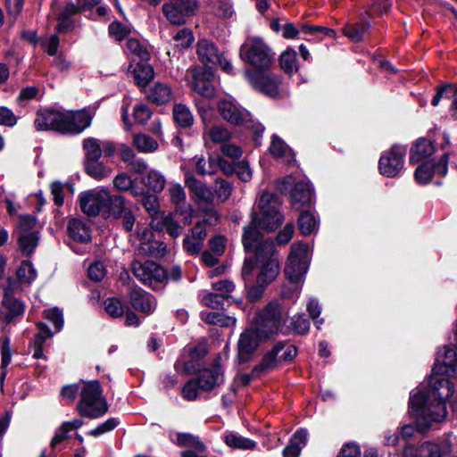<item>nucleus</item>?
I'll return each mask as SVG.
<instances>
[{
  "mask_svg": "<svg viewBox=\"0 0 457 457\" xmlns=\"http://www.w3.org/2000/svg\"><path fill=\"white\" fill-rule=\"evenodd\" d=\"M292 186H294V188L291 191V196L295 203L298 202L303 204H308L312 202V191L311 185L303 181L295 183L292 176H287L283 179L279 189L282 192H286L289 190Z\"/></svg>",
  "mask_w": 457,
  "mask_h": 457,
  "instance_id": "a211bd4d",
  "label": "nucleus"
},
{
  "mask_svg": "<svg viewBox=\"0 0 457 457\" xmlns=\"http://www.w3.org/2000/svg\"><path fill=\"white\" fill-rule=\"evenodd\" d=\"M299 229L303 236L314 233L318 228L315 216L309 212H302L299 216Z\"/></svg>",
  "mask_w": 457,
  "mask_h": 457,
  "instance_id": "a19ab883",
  "label": "nucleus"
},
{
  "mask_svg": "<svg viewBox=\"0 0 457 457\" xmlns=\"http://www.w3.org/2000/svg\"><path fill=\"white\" fill-rule=\"evenodd\" d=\"M435 152V146L431 141L421 138L417 140L411 150L410 161L418 163L424 158L430 156Z\"/></svg>",
  "mask_w": 457,
  "mask_h": 457,
  "instance_id": "cd10ccee",
  "label": "nucleus"
},
{
  "mask_svg": "<svg viewBox=\"0 0 457 457\" xmlns=\"http://www.w3.org/2000/svg\"><path fill=\"white\" fill-rule=\"evenodd\" d=\"M300 32L309 35H315L318 32H323L329 37H333L335 35V31L331 29L323 27V26H314L307 23L301 24Z\"/></svg>",
  "mask_w": 457,
  "mask_h": 457,
  "instance_id": "bf43d9fd",
  "label": "nucleus"
},
{
  "mask_svg": "<svg viewBox=\"0 0 457 457\" xmlns=\"http://www.w3.org/2000/svg\"><path fill=\"white\" fill-rule=\"evenodd\" d=\"M212 288L224 299H228L230 297V293L235 289V285L232 281L224 279L213 283Z\"/></svg>",
  "mask_w": 457,
  "mask_h": 457,
  "instance_id": "6e6d98bb",
  "label": "nucleus"
},
{
  "mask_svg": "<svg viewBox=\"0 0 457 457\" xmlns=\"http://www.w3.org/2000/svg\"><path fill=\"white\" fill-rule=\"evenodd\" d=\"M133 144L141 153H151L158 148V142L145 134H137L133 137Z\"/></svg>",
  "mask_w": 457,
  "mask_h": 457,
  "instance_id": "ea45409f",
  "label": "nucleus"
},
{
  "mask_svg": "<svg viewBox=\"0 0 457 457\" xmlns=\"http://www.w3.org/2000/svg\"><path fill=\"white\" fill-rule=\"evenodd\" d=\"M232 191L231 185L223 180V179H217L215 181V192L220 199L222 201H225L228 198Z\"/></svg>",
  "mask_w": 457,
  "mask_h": 457,
  "instance_id": "69168bd1",
  "label": "nucleus"
},
{
  "mask_svg": "<svg viewBox=\"0 0 457 457\" xmlns=\"http://www.w3.org/2000/svg\"><path fill=\"white\" fill-rule=\"evenodd\" d=\"M206 351L204 345H197L189 348L188 353L182 357V360L178 361L175 365L176 370H183L187 373H194L200 366V361L205 355Z\"/></svg>",
  "mask_w": 457,
  "mask_h": 457,
  "instance_id": "5701e85b",
  "label": "nucleus"
},
{
  "mask_svg": "<svg viewBox=\"0 0 457 457\" xmlns=\"http://www.w3.org/2000/svg\"><path fill=\"white\" fill-rule=\"evenodd\" d=\"M113 187L119 191L130 190L133 195H138L139 192L134 188V181L127 173H120L113 179Z\"/></svg>",
  "mask_w": 457,
  "mask_h": 457,
  "instance_id": "a18cd8bd",
  "label": "nucleus"
},
{
  "mask_svg": "<svg viewBox=\"0 0 457 457\" xmlns=\"http://www.w3.org/2000/svg\"><path fill=\"white\" fill-rule=\"evenodd\" d=\"M126 48L128 53L132 55V61H148L150 58V53L148 52L146 46L141 43L136 37H129L126 42Z\"/></svg>",
  "mask_w": 457,
  "mask_h": 457,
  "instance_id": "f704fd0d",
  "label": "nucleus"
},
{
  "mask_svg": "<svg viewBox=\"0 0 457 457\" xmlns=\"http://www.w3.org/2000/svg\"><path fill=\"white\" fill-rule=\"evenodd\" d=\"M68 234L73 240L86 243L90 240L88 226L79 219H71L67 227Z\"/></svg>",
  "mask_w": 457,
  "mask_h": 457,
  "instance_id": "bb28decb",
  "label": "nucleus"
},
{
  "mask_svg": "<svg viewBox=\"0 0 457 457\" xmlns=\"http://www.w3.org/2000/svg\"><path fill=\"white\" fill-rule=\"evenodd\" d=\"M202 319L210 323L215 324L221 327H230L236 324V319L232 317H226L223 313L209 312H202Z\"/></svg>",
  "mask_w": 457,
  "mask_h": 457,
  "instance_id": "79ce46f5",
  "label": "nucleus"
},
{
  "mask_svg": "<svg viewBox=\"0 0 457 457\" xmlns=\"http://www.w3.org/2000/svg\"><path fill=\"white\" fill-rule=\"evenodd\" d=\"M129 208L125 205V200L121 195H111V200L108 202L107 213L112 214L116 218L121 217Z\"/></svg>",
  "mask_w": 457,
  "mask_h": 457,
  "instance_id": "09e8293b",
  "label": "nucleus"
},
{
  "mask_svg": "<svg viewBox=\"0 0 457 457\" xmlns=\"http://www.w3.org/2000/svg\"><path fill=\"white\" fill-rule=\"evenodd\" d=\"M284 347L285 345L281 342L276 344L273 349L263 356L262 362L253 369V372L267 371L274 369L280 361L279 357L278 358L277 355L284 349Z\"/></svg>",
  "mask_w": 457,
  "mask_h": 457,
  "instance_id": "7c9ffc66",
  "label": "nucleus"
},
{
  "mask_svg": "<svg viewBox=\"0 0 457 457\" xmlns=\"http://www.w3.org/2000/svg\"><path fill=\"white\" fill-rule=\"evenodd\" d=\"M223 441L228 447L235 449L252 450L256 446L254 441L233 431L226 432L223 436Z\"/></svg>",
  "mask_w": 457,
  "mask_h": 457,
  "instance_id": "c756f323",
  "label": "nucleus"
},
{
  "mask_svg": "<svg viewBox=\"0 0 457 457\" xmlns=\"http://www.w3.org/2000/svg\"><path fill=\"white\" fill-rule=\"evenodd\" d=\"M175 443L179 446L193 447L196 451L203 453L206 450L204 444L198 437L191 434H177Z\"/></svg>",
  "mask_w": 457,
  "mask_h": 457,
  "instance_id": "37998d69",
  "label": "nucleus"
},
{
  "mask_svg": "<svg viewBox=\"0 0 457 457\" xmlns=\"http://www.w3.org/2000/svg\"><path fill=\"white\" fill-rule=\"evenodd\" d=\"M245 76L252 83V85L261 90L262 93L270 96H275L278 94V87L280 85L281 79L278 75L274 74H261L255 79L252 78L251 71H246Z\"/></svg>",
  "mask_w": 457,
  "mask_h": 457,
  "instance_id": "aec40b11",
  "label": "nucleus"
},
{
  "mask_svg": "<svg viewBox=\"0 0 457 457\" xmlns=\"http://www.w3.org/2000/svg\"><path fill=\"white\" fill-rule=\"evenodd\" d=\"M234 170L241 180L246 182L252 179V170L250 169L248 162L245 161L237 162Z\"/></svg>",
  "mask_w": 457,
  "mask_h": 457,
  "instance_id": "774afa93",
  "label": "nucleus"
},
{
  "mask_svg": "<svg viewBox=\"0 0 457 457\" xmlns=\"http://www.w3.org/2000/svg\"><path fill=\"white\" fill-rule=\"evenodd\" d=\"M132 307L146 315L152 313L155 308L154 299L140 288H134L129 294Z\"/></svg>",
  "mask_w": 457,
  "mask_h": 457,
  "instance_id": "b1692460",
  "label": "nucleus"
},
{
  "mask_svg": "<svg viewBox=\"0 0 457 457\" xmlns=\"http://www.w3.org/2000/svg\"><path fill=\"white\" fill-rule=\"evenodd\" d=\"M83 149L86 152L85 161L99 159L102 155L101 144L94 137H87L83 140Z\"/></svg>",
  "mask_w": 457,
  "mask_h": 457,
  "instance_id": "c03bdc74",
  "label": "nucleus"
},
{
  "mask_svg": "<svg viewBox=\"0 0 457 457\" xmlns=\"http://www.w3.org/2000/svg\"><path fill=\"white\" fill-rule=\"evenodd\" d=\"M173 39L177 47L187 48L192 44L194 37L191 30L182 29L174 36Z\"/></svg>",
  "mask_w": 457,
  "mask_h": 457,
  "instance_id": "5fc2aeb1",
  "label": "nucleus"
},
{
  "mask_svg": "<svg viewBox=\"0 0 457 457\" xmlns=\"http://www.w3.org/2000/svg\"><path fill=\"white\" fill-rule=\"evenodd\" d=\"M310 262L309 246L303 243H295L290 247L287 262L285 267V275L290 283L292 293L286 287L282 291L283 297L292 298L300 291V284L308 270Z\"/></svg>",
  "mask_w": 457,
  "mask_h": 457,
  "instance_id": "20e7f679",
  "label": "nucleus"
},
{
  "mask_svg": "<svg viewBox=\"0 0 457 457\" xmlns=\"http://www.w3.org/2000/svg\"><path fill=\"white\" fill-rule=\"evenodd\" d=\"M93 114L86 109L62 112V133L79 134L91 124Z\"/></svg>",
  "mask_w": 457,
  "mask_h": 457,
  "instance_id": "ddd939ff",
  "label": "nucleus"
},
{
  "mask_svg": "<svg viewBox=\"0 0 457 457\" xmlns=\"http://www.w3.org/2000/svg\"><path fill=\"white\" fill-rule=\"evenodd\" d=\"M87 271L88 277L95 281L102 280L106 273L105 267L102 262H93L88 267Z\"/></svg>",
  "mask_w": 457,
  "mask_h": 457,
  "instance_id": "13d9d810",
  "label": "nucleus"
},
{
  "mask_svg": "<svg viewBox=\"0 0 457 457\" xmlns=\"http://www.w3.org/2000/svg\"><path fill=\"white\" fill-rule=\"evenodd\" d=\"M132 73L137 85L142 87H145L154 76V69L147 61H138Z\"/></svg>",
  "mask_w": 457,
  "mask_h": 457,
  "instance_id": "c85d7f7f",
  "label": "nucleus"
},
{
  "mask_svg": "<svg viewBox=\"0 0 457 457\" xmlns=\"http://www.w3.org/2000/svg\"><path fill=\"white\" fill-rule=\"evenodd\" d=\"M187 78L194 92L207 98L214 96L216 91L212 83L214 73L211 69L193 67L187 71Z\"/></svg>",
  "mask_w": 457,
  "mask_h": 457,
  "instance_id": "1a4fd4ad",
  "label": "nucleus"
},
{
  "mask_svg": "<svg viewBox=\"0 0 457 457\" xmlns=\"http://www.w3.org/2000/svg\"><path fill=\"white\" fill-rule=\"evenodd\" d=\"M279 64L281 69L288 74L297 71L296 52L293 48L285 50L279 57Z\"/></svg>",
  "mask_w": 457,
  "mask_h": 457,
  "instance_id": "4c0bfd02",
  "label": "nucleus"
},
{
  "mask_svg": "<svg viewBox=\"0 0 457 457\" xmlns=\"http://www.w3.org/2000/svg\"><path fill=\"white\" fill-rule=\"evenodd\" d=\"M16 283L9 278V284L4 288V295L0 303V320L9 324L21 318L25 312L24 302L13 296Z\"/></svg>",
  "mask_w": 457,
  "mask_h": 457,
  "instance_id": "6e6552de",
  "label": "nucleus"
},
{
  "mask_svg": "<svg viewBox=\"0 0 457 457\" xmlns=\"http://www.w3.org/2000/svg\"><path fill=\"white\" fill-rule=\"evenodd\" d=\"M406 148L401 145H394L379 159L380 173L392 178L398 175L403 168Z\"/></svg>",
  "mask_w": 457,
  "mask_h": 457,
  "instance_id": "f8f14e48",
  "label": "nucleus"
},
{
  "mask_svg": "<svg viewBox=\"0 0 457 457\" xmlns=\"http://www.w3.org/2000/svg\"><path fill=\"white\" fill-rule=\"evenodd\" d=\"M34 123L38 130L53 129L62 133V112H40L37 114Z\"/></svg>",
  "mask_w": 457,
  "mask_h": 457,
  "instance_id": "4be33fe9",
  "label": "nucleus"
},
{
  "mask_svg": "<svg viewBox=\"0 0 457 457\" xmlns=\"http://www.w3.org/2000/svg\"><path fill=\"white\" fill-rule=\"evenodd\" d=\"M38 328L40 329V331L42 333L37 334L35 337L34 343H33V348H34L33 357L36 359H40V358L44 357L43 345H44L46 338L51 336L48 329L46 328V325L39 323Z\"/></svg>",
  "mask_w": 457,
  "mask_h": 457,
  "instance_id": "de8ad7c7",
  "label": "nucleus"
},
{
  "mask_svg": "<svg viewBox=\"0 0 457 457\" xmlns=\"http://www.w3.org/2000/svg\"><path fill=\"white\" fill-rule=\"evenodd\" d=\"M170 202L175 205V211L184 217L186 224H191L195 210L187 203V195L184 187L179 183H171L168 189Z\"/></svg>",
  "mask_w": 457,
  "mask_h": 457,
  "instance_id": "2eb2a0df",
  "label": "nucleus"
},
{
  "mask_svg": "<svg viewBox=\"0 0 457 457\" xmlns=\"http://www.w3.org/2000/svg\"><path fill=\"white\" fill-rule=\"evenodd\" d=\"M287 315V308L278 301L269 303L254 319L253 327L245 330L238 340V358L241 362L250 360L260 343L276 336Z\"/></svg>",
  "mask_w": 457,
  "mask_h": 457,
  "instance_id": "7ed1b4c3",
  "label": "nucleus"
},
{
  "mask_svg": "<svg viewBox=\"0 0 457 457\" xmlns=\"http://www.w3.org/2000/svg\"><path fill=\"white\" fill-rule=\"evenodd\" d=\"M173 117L176 123L181 128H189L194 122V117L189 108L182 104L174 105Z\"/></svg>",
  "mask_w": 457,
  "mask_h": 457,
  "instance_id": "c9c22d12",
  "label": "nucleus"
},
{
  "mask_svg": "<svg viewBox=\"0 0 457 457\" xmlns=\"http://www.w3.org/2000/svg\"><path fill=\"white\" fill-rule=\"evenodd\" d=\"M196 9V0H169L162 5L164 16L174 25L184 24Z\"/></svg>",
  "mask_w": 457,
  "mask_h": 457,
  "instance_id": "9d476101",
  "label": "nucleus"
},
{
  "mask_svg": "<svg viewBox=\"0 0 457 457\" xmlns=\"http://www.w3.org/2000/svg\"><path fill=\"white\" fill-rule=\"evenodd\" d=\"M80 393L81 400L78 404V410L81 415L96 419L107 411V403L102 396V388L98 381L84 383Z\"/></svg>",
  "mask_w": 457,
  "mask_h": 457,
  "instance_id": "39448f33",
  "label": "nucleus"
},
{
  "mask_svg": "<svg viewBox=\"0 0 457 457\" xmlns=\"http://www.w3.org/2000/svg\"><path fill=\"white\" fill-rule=\"evenodd\" d=\"M448 154H443L437 162L429 161L420 164L415 170V179L420 184L428 183L434 174L445 176L447 172Z\"/></svg>",
  "mask_w": 457,
  "mask_h": 457,
  "instance_id": "dca6fc26",
  "label": "nucleus"
},
{
  "mask_svg": "<svg viewBox=\"0 0 457 457\" xmlns=\"http://www.w3.org/2000/svg\"><path fill=\"white\" fill-rule=\"evenodd\" d=\"M105 312L112 318H118L123 315L124 306L117 297H109L104 303Z\"/></svg>",
  "mask_w": 457,
  "mask_h": 457,
  "instance_id": "603ef678",
  "label": "nucleus"
},
{
  "mask_svg": "<svg viewBox=\"0 0 457 457\" xmlns=\"http://www.w3.org/2000/svg\"><path fill=\"white\" fill-rule=\"evenodd\" d=\"M154 222V226L156 229L166 231L173 238L179 237L183 233L184 228L188 225L185 223L180 212L175 210L168 214H162L155 219Z\"/></svg>",
  "mask_w": 457,
  "mask_h": 457,
  "instance_id": "f3484780",
  "label": "nucleus"
},
{
  "mask_svg": "<svg viewBox=\"0 0 457 457\" xmlns=\"http://www.w3.org/2000/svg\"><path fill=\"white\" fill-rule=\"evenodd\" d=\"M218 110L221 117L228 122L234 125L250 127L252 122L250 113L234 102L230 100L220 101Z\"/></svg>",
  "mask_w": 457,
  "mask_h": 457,
  "instance_id": "4468645a",
  "label": "nucleus"
},
{
  "mask_svg": "<svg viewBox=\"0 0 457 457\" xmlns=\"http://www.w3.org/2000/svg\"><path fill=\"white\" fill-rule=\"evenodd\" d=\"M132 271L138 280L153 287L167 278L166 271L160 265L151 261L133 262Z\"/></svg>",
  "mask_w": 457,
  "mask_h": 457,
  "instance_id": "9b49d317",
  "label": "nucleus"
},
{
  "mask_svg": "<svg viewBox=\"0 0 457 457\" xmlns=\"http://www.w3.org/2000/svg\"><path fill=\"white\" fill-rule=\"evenodd\" d=\"M142 182L155 193L162 192L166 185L165 177L156 170H151L148 171L146 177L143 179Z\"/></svg>",
  "mask_w": 457,
  "mask_h": 457,
  "instance_id": "e433bc0d",
  "label": "nucleus"
},
{
  "mask_svg": "<svg viewBox=\"0 0 457 457\" xmlns=\"http://www.w3.org/2000/svg\"><path fill=\"white\" fill-rule=\"evenodd\" d=\"M420 457H441L440 447L436 444L426 442L420 446Z\"/></svg>",
  "mask_w": 457,
  "mask_h": 457,
  "instance_id": "0e129e2a",
  "label": "nucleus"
},
{
  "mask_svg": "<svg viewBox=\"0 0 457 457\" xmlns=\"http://www.w3.org/2000/svg\"><path fill=\"white\" fill-rule=\"evenodd\" d=\"M84 165L87 175L97 180L110 177L112 172V168L104 165L99 159L85 161Z\"/></svg>",
  "mask_w": 457,
  "mask_h": 457,
  "instance_id": "72a5a7b5",
  "label": "nucleus"
},
{
  "mask_svg": "<svg viewBox=\"0 0 457 457\" xmlns=\"http://www.w3.org/2000/svg\"><path fill=\"white\" fill-rule=\"evenodd\" d=\"M41 46L49 55H55L59 46V37L52 35L41 40Z\"/></svg>",
  "mask_w": 457,
  "mask_h": 457,
  "instance_id": "680f3d73",
  "label": "nucleus"
},
{
  "mask_svg": "<svg viewBox=\"0 0 457 457\" xmlns=\"http://www.w3.org/2000/svg\"><path fill=\"white\" fill-rule=\"evenodd\" d=\"M308 432L305 429L297 430L291 437L289 444L283 451L284 457H299L302 448L306 445Z\"/></svg>",
  "mask_w": 457,
  "mask_h": 457,
  "instance_id": "a878e982",
  "label": "nucleus"
},
{
  "mask_svg": "<svg viewBox=\"0 0 457 457\" xmlns=\"http://www.w3.org/2000/svg\"><path fill=\"white\" fill-rule=\"evenodd\" d=\"M147 97L153 103H155L157 104H164L171 100V89L166 84L155 83L149 89Z\"/></svg>",
  "mask_w": 457,
  "mask_h": 457,
  "instance_id": "2f4dec72",
  "label": "nucleus"
},
{
  "mask_svg": "<svg viewBox=\"0 0 457 457\" xmlns=\"http://www.w3.org/2000/svg\"><path fill=\"white\" fill-rule=\"evenodd\" d=\"M133 116L137 122L144 124L151 117V111L145 104H137L133 109Z\"/></svg>",
  "mask_w": 457,
  "mask_h": 457,
  "instance_id": "052dcab7",
  "label": "nucleus"
},
{
  "mask_svg": "<svg viewBox=\"0 0 457 457\" xmlns=\"http://www.w3.org/2000/svg\"><path fill=\"white\" fill-rule=\"evenodd\" d=\"M185 184L198 205L212 203L214 195L212 190L204 182L198 180L190 171L185 174Z\"/></svg>",
  "mask_w": 457,
  "mask_h": 457,
  "instance_id": "6ab92c4d",
  "label": "nucleus"
},
{
  "mask_svg": "<svg viewBox=\"0 0 457 457\" xmlns=\"http://www.w3.org/2000/svg\"><path fill=\"white\" fill-rule=\"evenodd\" d=\"M270 154L276 158H286L291 155V150L278 136L273 135L270 146Z\"/></svg>",
  "mask_w": 457,
  "mask_h": 457,
  "instance_id": "49530a36",
  "label": "nucleus"
},
{
  "mask_svg": "<svg viewBox=\"0 0 457 457\" xmlns=\"http://www.w3.org/2000/svg\"><path fill=\"white\" fill-rule=\"evenodd\" d=\"M230 137V132L221 126H214L205 134V140L209 138L213 143H225Z\"/></svg>",
  "mask_w": 457,
  "mask_h": 457,
  "instance_id": "3c124183",
  "label": "nucleus"
},
{
  "mask_svg": "<svg viewBox=\"0 0 457 457\" xmlns=\"http://www.w3.org/2000/svg\"><path fill=\"white\" fill-rule=\"evenodd\" d=\"M17 277L21 282L31 283L37 277V271L29 261L21 262L17 270Z\"/></svg>",
  "mask_w": 457,
  "mask_h": 457,
  "instance_id": "8fccbe9b",
  "label": "nucleus"
},
{
  "mask_svg": "<svg viewBox=\"0 0 457 457\" xmlns=\"http://www.w3.org/2000/svg\"><path fill=\"white\" fill-rule=\"evenodd\" d=\"M196 53L200 61L205 65H216L217 62H220V54L215 45L207 39L198 41Z\"/></svg>",
  "mask_w": 457,
  "mask_h": 457,
  "instance_id": "393cba45",
  "label": "nucleus"
},
{
  "mask_svg": "<svg viewBox=\"0 0 457 457\" xmlns=\"http://www.w3.org/2000/svg\"><path fill=\"white\" fill-rule=\"evenodd\" d=\"M35 225L36 220L34 217L30 215L21 216L15 230L16 237L18 235L30 234L32 231H35Z\"/></svg>",
  "mask_w": 457,
  "mask_h": 457,
  "instance_id": "864d4df0",
  "label": "nucleus"
},
{
  "mask_svg": "<svg viewBox=\"0 0 457 457\" xmlns=\"http://www.w3.org/2000/svg\"><path fill=\"white\" fill-rule=\"evenodd\" d=\"M38 233L32 231L30 234L18 235L17 241L23 254L29 255L38 244Z\"/></svg>",
  "mask_w": 457,
  "mask_h": 457,
  "instance_id": "58836bf2",
  "label": "nucleus"
},
{
  "mask_svg": "<svg viewBox=\"0 0 457 457\" xmlns=\"http://www.w3.org/2000/svg\"><path fill=\"white\" fill-rule=\"evenodd\" d=\"M217 358L212 369H204L199 372L197 381L203 391H209L220 386L223 382V372Z\"/></svg>",
  "mask_w": 457,
  "mask_h": 457,
  "instance_id": "412c9836",
  "label": "nucleus"
},
{
  "mask_svg": "<svg viewBox=\"0 0 457 457\" xmlns=\"http://www.w3.org/2000/svg\"><path fill=\"white\" fill-rule=\"evenodd\" d=\"M370 27V24L368 21L348 23L342 29V31L352 42H361Z\"/></svg>",
  "mask_w": 457,
  "mask_h": 457,
  "instance_id": "473e14b6",
  "label": "nucleus"
},
{
  "mask_svg": "<svg viewBox=\"0 0 457 457\" xmlns=\"http://www.w3.org/2000/svg\"><path fill=\"white\" fill-rule=\"evenodd\" d=\"M224 298L218 293H207L202 298V303L210 308H220L223 303Z\"/></svg>",
  "mask_w": 457,
  "mask_h": 457,
  "instance_id": "338daca9",
  "label": "nucleus"
},
{
  "mask_svg": "<svg viewBox=\"0 0 457 457\" xmlns=\"http://www.w3.org/2000/svg\"><path fill=\"white\" fill-rule=\"evenodd\" d=\"M17 123V117L12 110L0 106V125L13 127Z\"/></svg>",
  "mask_w": 457,
  "mask_h": 457,
  "instance_id": "e2e57ef3",
  "label": "nucleus"
},
{
  "mask_svg": "<svg viewBox=\"0 0 457 457\" xmlns=\"http://www.w3.org/2000/svg\"><path fill=\"white\" fill-rule=\"evenodd\" d=\"M279 203L270 193L263 192L258 200V211L253 212L252 223L245 228L243 245L247 252H254L247 256L242 268V276L246 284L253 276L256 283L262 286L270 284L278 275L279 263L274 256L275 245L272 240L263 239L257 226L267 229H276L283 221L278 211Z\"/></svg>",
  "mask_w": 457,
  "mask_h": 457,
  "instance_id": "f257e3e1",
  "label": "nucleus"
},
{
  "mask_svg": "<svg viewBox=\"0 0 457 457\" xmlns=\"http://www.w3.org/2000/svg\"><path fill=\"white\" fill-rule=\"evenodd\" d=\"M201 390L197 380L191 379L182 388V395L187 401L195 400L198 396V392Z\"/></svg>",
  "mask_w": 457,
  "mask_h": 457,
  "instance_id": "4d7b16f0",
  "label": "nucleus"
},
{
  "mask_svg": "<svg viewBox=\"0 0 457 457\" xmlns=\"http://www.w3.org/2000/svg\"><path fill=\"white\" fill-rule=\"evenodd\" d=\"M110 200V191L104 187L84 191L79 196L80 210L88 216L105 214Z\"/></svg>",
  "mask_w": 457,
  "mask_h": 457,
  "instance_id": "0eeeda50",
  "label": "nucleus"
},
{
  "mask_svg": "<svg viewBox=\"0 0 457 457\" xmlns=\"http://www.w3.org/2000/svg\"><path fill=\"white\" fill-rule=\"evenodd\" d=\"M240 57L260 70L270 68L274 60L269 46L259 37L246 38L241 46Z\"/></svg>",
  "mask_w": 457,
  "mask_h": 457,
  "instance_id": "423d86ee",
  "label": "nucleus"
},
{
  "mask_svg": "<svg viewBox=\"0 0 457 457\" xmlns=\"http://www.w3.org/2000/svg\"><path fill=\"white\" fill-rule=\"evenodd\" d=\"M451 376L457 377V352L445 346L437 353L428 378V388L419 389L411 397V411L416 419L419 431L425 432L434 422L445 419L447 411L445 402L454 391V386L448 378Z\"/></svg>",
  "mask_w": 457,
  "mask_h": 457,
  "instance_id": "f03ea898",
  "label": "nucleus"
}]
</instances>
